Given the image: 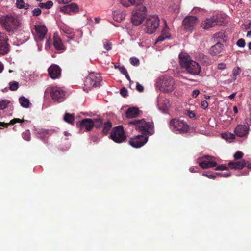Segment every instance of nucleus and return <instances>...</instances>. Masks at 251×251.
<instances>
[{
    "instance_id": "nucleus-1",
    "label": "nucleus",
    "mask_w": 251,
    "mask_h": 251,
    "mask_svg": "<svg viewBox=\"0 0 251 251\" xmlns=\"http://www.w3.org/2000/svg\"><path fill=\"white\" fill-rule=\"evenodd\" d=\"M179 59L180 66L187 73L192 75H197L200 74V65L198 62L193 60L187 53H181L179 55Z\"/></svg>"
},
{
    "instance_id": "nucleus-2",
    "label": "nucleus",
    "mask_w": 251,
    "mask_h": 251,
    "mask_svg": "<svg viewBox=\"0 0 251 251\" xmlns=\"http://www.w3.org/2000/svg\"><path fill=\"white\" fill-rule=\"evenodd\" d=\"M129 124L133 125L136 130L143 134L151 135L154 132L153 123L151 120H134L129 122Z\"/></svg>"
},
{
    "instance_id": "nucleus-3",
    "label": "nucleus",
    "mask_w": 251,
    "mask_h": 251,
    "mask_svg": "<svg viewBox=\"0 0 251 251\" xmlns=\"http://www.w3.org/2000/svg\"><path fill=\"white\" fill-rule=\"evenodd\" d=\"M0 23L8 32L13 31L20 27L21 23L17 17L10 14L0 17Z\"/></svg>"
},
{
    "instance_id": "nucleus-4",
    "label": "nucleus",
    "mask_w": 251,
    "mask_h": 251,
    "mask_svg": "<svg viewBox=\"0 0 251 251\" xmlns=\"http://www.w3.org/2000/svg\"><path fill=\"white\" fill-rule=\"evenodd\" d=\"M169 128L171 131L176 134L187 133L189 129V126L187 123L178 119H173L170 121Z\"/></svg>"
},
{
    "instance_id": "nucleus-5",
    "label": "nucleus",
    "mask_w": 251,
    "mask_h": 251,
    "mask_svg": "<svg viewBox=\"0 0 251 251\" xmlns=\"http://www.w3.org/2000/svg\"><path fill=\"white\" fill-rule=\"evenodd\" d=\"M50 94L52 100L55 101L61 102L65 99V92L62 88L57 86H50L45 91V94Z\"/></svg>"
},
{
    "instance_id": "nucleus-6",
    "label": "nucleus",
    "mask_w": 251,
    "mask_h": 251,
    "mask_svg": "<svg viewBox=\"0 0 251 251\" xmlns=\"http://www.w3.org/2000/svg\"><path fill=\"white\" fill-rule=\"evenodd\" d=\"M136 8L132 11V22L135 25H140L146 16V8L143 4L135 6Z\"/></svg>"
},
{
    "instance_id": "nucleus-7",
    "label": "nucleus",
    "mask_w": 251,
    "mask_h": 251,
    "mask_svg": "<svg viewBox=\"0 0 251 251\" xmlns=\"http://www.w3.org/2000/svg\"><path fill=\"white\" fill-rule=\"evenodd\" d=\"M159 19L157 16L151 15L147 19L146 22V30L149 34L154 33L159 25Z\"/></svg>"
},
{
    "instance_id": "nucleus-8",
    "label": "nucleus",
    "mask_w": 251,
    "mask_h": 251,
    "mask_svg": "<svg viewBox=\"0 0 251 251\" xmlns=\"http://www.w3.org/2000/svg\"><path fill=\"white\" fill-rule=\"evenodd\" d=\"M199 22L198 18L196 16H186L182 21V26L186 32H192L196 27Z\"/></svg>"
},
{
    "instance_id": "nucleus-9",
    "label": "nucleus",
    "mask_w": 251,
    "mask_h": 251,
    "mask_svg": "<svg viewBox=\"0 0 251 251\" xmlns=\"http://www.w3.org/2000/svg\"><path fill=\"white\" fill-rule=\"evenodd\" d=\"M226 24L225 20H221L218 16H213L211 18H206L201 23V26L204 29H208L209 28L217 25H223Z\"/></svg>"
},
{
    "instance_id": "nucleus-10",
    "label": "nucleus",
    "mask_w": 251,
    "mask_h": 251,
    "mask_svg": "<svg viewBox=\"0 0 251 251\" xmlns=\"http://www.w3.org/2000/svg\"><path fill=\"white\" fill-rule=\"evenodd\" d=\"M110 137L112 140L117 143L123 142L126 138L123 128L120 126L112 129Z\"/></svg>"
},
{
    "instance_id": "nucleus-11",
    "label": "nucleus",
    "mask_w": 251,
    "mask_h": 251,
    "mask_svg": "<svg viewBox=\"0 0 251 251\" xmlns=\"http://www.w3.org/2000/svg\"><path fill=\"white\" fill-rule=\"evenodd\" d=\"M197 162L203 169L212 168L217 165V163L214 160V157L209 155L198 158Z\"/></svg>"
},
{
    "instance_id": "nucleus-12",
    "label": "nucleus",
    "mask_w": 251,
    "mask_h": 251,
    "mask_svg": "<svg viewBox=\"0 0 251 251\" xmlns=\"http://www.w3.org/2000/svg\"><path fill=\"white\" fill-rule=\"evenodd\" d=\"M101 78L98 74L91 73L86 78L85 84L88 87L97 86L100 84Z\"/></svg>"
},
{
    "instance_id": "nucleus-13",
    "label": "nucleus",
    "mask_w": 251,
    "mask_h": 251,
    "mask_svg": "<svg viewBox=\"0 0 251 251\" xmlns=\"http://www.w3.org/2000/svg\"><path fill=\"white\" fill-rule=\"evenodd\" d=\"M160 89L161 91L169 92L174 89V80L171 77H164L161 82Z\"/></svg>"
},
{
    "instance_id": "nucleus-14",
    "label": "nucleus",
    "mask_w": 251,
    "mask_h": 251,
    "mask_svg": "<svg viewBox=\"0 0 251 251\" xmlns=\"http://www.w3.org/2000/svg\"><path fill=\"white\" fill-rule=\"evenodd\" d=\"M148 137L143 135H137L130 139L129 141L130 145L136 148L142 147L148 141Z\"/></svg>"
},
{
    "instance_id": "nucleus-15",
    "label": "nucleus",
    "mask_w": 251,
    "mask_h": 251,
    "mask_svg": "<svg viewBox=\"0 0 251 251\" xmlns=\"http://www.w3.org/2000/svg\"><path fill=\"white\" fill-rule=\"evenodd\" d=\"M60 10L64 14L72 15L78 12L79 8L77 4L72 3L61 7Z\"/></svg>"
},
{
    "instance_id": "nucleus-16",
    "label": "nucleus",
    "mask_w": 251,
    "mask_h": 251,
    "mask_svg": "<svg viewBox=\"0 0 251 251\" xmlns=\"http://www.w3.org/2000/svg\"><path fill=\"white\" fill-rule=\"evenodd\" d=\"M35 33L34 34L35 39L40 41L43 40L46 35L48 29L44 25H35Z\"/></svg>"
},
{
    "instance_id": "nucleus-17",
    "label": "nucleus",
    "mask_w": 251,
    "mask_h": 251,
    "mask_svg": "<svg viewBox=\"0 0 251 251\" xmlns=\"http://www.w3.org/2000/svg\"><path fill=\"white\" fill-rule=\"evenodd\" d=\"M249 126L245 125H239L235 128L234 132L236 135L240 137L247 136L249 133Z\"/></svg>"
},
{
    "instance_id": "nucleus-18",
    "label": "nucleus",
    "mask_w": 251,
    "mask_h": 251,
    "mask_svg": "<svg viewBox=\"0 0 251 251\" xmlns=\"http://www.w3.org/2000/svg\"><path fill=\"white\" fill-rule=\"evenodd\" d=\"M48 72L50 77L54 79L60 77L61 69L58 65L53 64L49 68Z\"/></svg>"
},
{
    "instance_id": "nucleus-19",
    "label": "nucleus",
    "mask_w": 251,
    "mask_h": 251,
    "mask_svg": "<svg viewBox=\"0 0 251 251\" xmlns=\"http://www.w3.org/2000/svg\"><path fill=\"white\" fill-rule=\"evenodd\" d=\"M157 106L161 111L165 112L170 106L169 101L164 98L160 97L158 98Z\"/></svg>"
},
{
    "instance_id": "nucleus-20",
    "label": "nucleus",
    "mask_w": 251,
    "mask_h": 251,
    "mask_svg": "<svg viewBox=\"0 0 251 251\" xmlns=\"http://www.w3.org/2000/svg\"><path fill=\"white\" fill-rule=\"evenodd\" d=\"M223 50V45L221 43L218 42L212 46L209 49V53L212 55H218Z\"/></svg>"
},
{
    "instance_id": "nucleus-21",
    "label": "nucleus",
    "mask_w": 251,
    "mask_h": 251,
    "mask_svg": "<svg viewBox=\"0 0 251 251\" xmlns=\"http://www.w3.org/2000/svg\"><path fill=\"white\" fill-rule=\"evenodd\" d=\"M53 46L58 50H63L65 49L62 40L56 33L53 35Z\"/></svg>"
},
{
    "instance_id": "nucleus-22",
    "label": "nucleus",
    "mask_w": 251,
    "mask_h": 251,
    "mask_svg": "<svg viewBox=\"0 0 251 251\" xmlns=\"http://www.w3.org/2000/svg\"><path fill=\"white\" fill-rule=\"evenodd\" d=\"M144 0H119L120 3L125 7H129L131 5L138 6L142 4Z\"/></svg>"
},
{
    "instance_id": "nucleus-23",
    "label": "nucleus",
    "mask_w": 251,
    "mask_h": 251,
    "mask_svg": "<svg viewBox=\"0 0 251 251\" xmlns=\"http://www.w3.org/2000/svg\"><path fill=\"white\" fill-rule=\"evenodd\" d=\"M94 121L91 119L86 118L82 120L80 122L81 127H85L87 131H89L94 126Z\"/></svg>"
},
{
    "instance_id": "nucleus-24",
    "label": "nucleus",
    "mask_w": 251,
    "mask_h": 251,
    "mask_svg": "<svg viewBox=\"0 0 251 251\" xmlns=\"http://www.w3.org/2000/svg\"><path fill=\"white\" fill-rule=\"evenodd\" d=\"M245 165L246 162L244 160L236 162H230L228 163L229 167L232 169H241Z\"/></svg>"
},
{
    "instance_id": "nucleus-25",
    "label": "nucleus",
    "mask_w": 251,
    "mask_h": 251,
    "mask_svg": "<svg viewBox=\"0 0 251 251\" xmlns=\"http://www.w3.org/2000/svg\"><path fill=\"white\" fill-rule=\"evenodd\" d=\"M139 114V110L135 107L129 108L127 109L126 114L128 118H134L136 117Z\"/></svg>"
},
{
    "instance_id": "nucleus-26",
    "label": "nucleus",
    "mask_w": 251,
    "mask_h": 251,
    "mask_svg": "<svg viewBox=\"0 0 251 251\" xmlns=\"http://www.w3.org/2000/svg\"><path fill=\"white\" fill-rule=\"evenodd\" d=\"M19 101L21 105L24 108H27L30 104L29 100L24 96L19 98Z\"/></svg>"
},
{
    "instance_id": "nucleus-27",
    "label": "nucleus",
    "mask_w": 251,
    "mask_h": 251,
    "mask_svg": "<svg viewBox=\"0 0 251 251\" xmlns=\"http://www.w3.org/2000/svg\"><path fill=\"white\" fill-rule=\"evenodd\" d=\"M9 51V45L8 44L0 43V55H5Z\"/></svg>"
},
{
    "instance_id": "nucleus-28",
    "label": "nucleus",
    "mask_w": 251,
    "mask_h": 251,
    "mask_svg": "<svg viewBox=\"0 0 251 251\" xmlns=\"http://www.w3.org/2000/svg\"><path fill=\"white\" fill-rule=\"evenodd\" d=\"M16 4L17 7L19 9L24 8L28 9L29 7V5L27 3H25L23 0H17Z\"/></svg>"
},
{
    "instance_id": "nucleus-29",
    "label": "nucleus",
    "mask_w": 251,
    "mask_h": 251,
    "mask_svg": "<svg viewBox=\"0 0 251 251\" xmlns=\"http://www.w3.org/2000/svg\"><path fill=\"white\" fill-rule=\"evenodd\" d=\"M221 135L222 138L226 141L235 138V135L233 133L230 132L224 133H222Z\"/></svg>"
},
{
    "instance_id": "nucleus-30",
    "label": "nucleus",
    "mask_w": 251,
    "mask_h": 251,
    "mask_svg": "<svg viewBox=\"0 0 251 251\" xmlns=\"http://www.w3.org/2000/svg\"><path fill=\"white\" fill-rule=\"evenodd\" d=\"M125 15L120 12L115 13L113 15L114 19L118 22H120L125 18Z\"/></svg>"
},
{
    "instance_id": "nucleus-31",
    "label": "nucleus",
    "mask_w": 251,
    "mask_h": 251,
    "mask_svg": "<svg viewBox=\"0 0 251 251\" xmlns=\"http://www.w3.org/2000/svg\"><path fill=\"white\" fill-rule=\"evenodd\" d=\"M64 120L67 123L72 124L74 121V116L73 114L66 113L64 117Z\"/></svg>"
},
{
    "instance_id": "nucleus-32",
    "label": "nucleus",
    "mask_w": 251,
    "mask_h": 251,
    "mask_svg": "<svg viewBox=\"0 0 251 251\" xmlns=\"http://www.w3.org/2000/svg\"><path fill=\"white\" fill-rule=\"evenodd\" d=\"M9 103V101L7 100H0V110H3L6 108Z\"/></svg>"
},
{
    "instance_id": "nucleus-33",
    "label": "nucleus",
    "mask_w": 251,
    "mask_h": 251,
    "mask_svg": "<svg viewBox=\"0 0 251 251\" xmlns=\"http://www.w3.org/2000/svg\"><path fill=\"white\" fill-rule=\"evenodd\" d=\"M19 84L17 81H11L9 83V89L11 91H16L19 88Z\"/></svg>"
},
{
    "instance_id": "nucleus-34",
    "label": "nucleus",
    "mask_w": 251,
    "mask_h": 251,
    "mask_svg": "<svg viewBox=\"0 0 251 251\" xmlns=\"http://www.w3.org/2000/svg\"><path fill=\"white\" fill-rule=\"evenodd\" d=\"M112 125L111 123L109 122H107L104 124L103 128L102 130V132L104 134H107L108 132L110 130L111 127Z\"/></svg>"
},
{
    "instance_id": "nucleus-35",
    "label": "nucleus",
    "mask_w": 251,
    "mask_h": 251,
    "mask_svg": "<svg viewBox=\"0 0 251 251\" xmlns=\"http://www.w3.org/2000/svg\"><path fill=\"white\" fill-rule=\"evenodd\" d=\"M241 73V69L239 67H237L234 68L232 71V75H233V80H235L236 79V77L238 76Z\"/></svg>"
},
{
    "instance_id": "nucleus-36",
    "label": "nucleus",
    "mask_w": 251,
    "mask_h": 251,
    "mask_svg": "<svg viewBox=\"0 0 251 251\" xmlns=\"http://www.w3.org/2000/svg\"><path fill=\"white\" fill-rule=\"evenodd\" d=\"M164 27L161 31V34L165 36H167V35L170 36V34L169 33V28L167 25L166 21H164Z\"/></svg>"
},
{
    "instance_id": "nucleus-37",
    "label": "nucleus",
    "mask_w": 251,
    "mask_h": 251,
    "mask_svg": "<svg viewBox=\"0 0 251 251\" xmlns=\"http://www.w3.org/2000/svg\"><path fill=\"white\" fill-rule=\"evenodd\" d=\"M8 38L6 35L2 32H0V43L8 44Z\"/></svg>"
},
{
    "instance_id": "nucleus-38",
    "label": "nucleus",
    "mask_w": 251,
    "mask_h": 251,
    "mask_svg": "<svg viewBox=\"0 0 251 251\" xmlns=\"http://www.w3.org/2000/svg\"><path fill=\"white\" fill-rule=\"evenodd\" d=\"M21 122V120L20 119H17V118H15L10 121L9 124H14L16 123ZM8 125H9L8 123L0 122V126H7Z\"/></svg>"
},
{
    "instance_id": "nucleus-39",
    "label": "nucleus",
    "mask_w": 251,
    "mask_h": 251,
    "mask_svg": "<svg viewBox=\"0 0 251 251\" xmlns=\"http://www.w3.org/2000/svg\"><path fill=\"white\" fill-rule=\"evenodd\" d=\"M23 138L24 140L29 141L30 139V133L29 130H26L23 133Z\"/></svg>"
},
{
    "instance_id": "nucleus-40",
    "label": "nucleus",
    "mask_w": 251,
    "mask_h": 251,
    "mask_svg": "<svg viewBox=\"0 0 251 251\" xmlns=\"http://www.w3.org/2000/svg\"><path fill=\"white\" fill-rule=\"evenodd\" d=\"M103 46L104 48L108 51L111 49V44L109 41L107 40L104 41Z\"/></svg>"
},
{
    "instance_id": "nucleus-41",
    "label": "nucleus",
    "mask_w": 251,
    "mask_h": 251,
    "mask_svg": "<svg viewBox=\"0 0 251 251\" xmlns=\"http://www.w3.org/2000/svg\"><path fill=\"white\" fill-rule=\"evenodd\" d=\"M243 155H244L243 153L241 151H239L236 152L234 154V158L236 160H238V159L242 158V157L243 156Z\"/></svg>"
},
{
    "instance_id": "nucleus-42",
    "label": "nucleus",
    "mask_w": 251,
    "mask_h": 251,
    "mask_svg": "<svg viewBox=\"0 0 251 251\" xmlns=\"http://www.w3.org/2000/svg\"><path fill=\"white\" fill-rule=\"evenodd\" d=\"M170 35H167V36H165L164 35H163L161 34L160 36L158 37V38L157 39V40L155 41V44L159 43L160 42L163 41L165 39L169 38Z\"/></svg>"
},
{
    "instance_id": "nucleus-43",
    "label": "nucleus",
    "mask_w": 251,
    "mask_h": 251,
    "mask_svg": "<svg viewBox=\"0 0 251 251\" xmlns=\"http://www.w3.org/2000/svg\"><path fill=\"white\" fill-rule=\"evenodd\" d=\"M236 45L239 47H244L245 46V41L244 39L242 38L239 39L236 42Z\"/></svg>"
},
{
    "instance_id": "nucleus-44",
    "label": "nucleus",
    "mask_w": 251,
    "mask_h": 251,
    "mask_svg": "<svg viewBox=\"0 0 251 251\" xmlns=\"http://www.w3.org/2000/svg\"><path fill=\"white\" fill-rule=\"evenodd\" d=\"M130 63L134 66H137L139 64V60L135 57H131L130 59Z\"/></svg>"
},
{
    "instance_id": "nucleus-45",
    "label": "nucleus",
    "mask_w": 251,
    "mask_h": 251,
    "mask_svg": "<svg viewBox=\"0 0 251 251\" xmlns=\"http://www.w3.org/2000/svg\"><path fill=\"white\" fill-rule=\"evenodd\" d=\"M94 126H95L97 128L100 127L102 124V121L100 119H96L94 120Z\"/></svg>"
},
{
    "instance_id": "nucleus-46",
    "label": "nucleus",
    "mask_w": 251,
    "mask_h": 251,
    "mask_svg": "<svg viewBox=\"0 0 251 251\" xmlns=\"http://www.w3.org/2000/svg\"><path fill=\"white\" fill-rule=\"evenodd\" d=\"M71 35H75V36L77 37V39L81 38L82 36V33L81 31L76 30L74 31L73 30V33Z\"/></svg>"
},
{
    "instance_id": "nucleus-47",
    "label": "nucleus",
    "mask_w": 251,
    "mask_h": 251,
    "mask_svg": "<svg viewBox=\"0 0 251 251\" xmlns=\"http://www.w3.org/2000/svg\"><path fill=\"white\" fill-rule=\"evenodd\" d=\"M62 30L64 33L70 35L73 33V30L69 27H65L62 29Z\"/></svg>"
},
{
    "instance_id": "nucleus-48",
    "label": "nucleus",
    "mask_w": 251,
    "mask_h": 251,
    "mask_svg": "<svg viewBox=\"0 0 251 251\" xmlns=\"http://www.w3.org/2000/svg\"><path fill=\"white\" fill-rule=\"evenodd\" d=\"M41 13V10L39 8H35L32 11V14L34 16H38Z\"/></svg>"
},
{
    "instance_id": "nucleus-49",
    "label": "nucleus",
    "mask_w": 251,
    "mask_h": 251,
    "mask_svg": "<svg viewBox=\"0 0 251 251\" xmlns=\"http://www.w3.org/2000/svg\"><path fill=\"white\" fill-rule=\"evenodd\" d=\"M228 169V167L226 166L223 164L219 165L216 168V170H227Z\"/></svg>"
},
{
    "instance_id": "nucleus-50",
    "label": "nucleus",
    "mask_w": 251,
    "mask_h": 251,
    "mask_svg": "<svg viewBox=\"0 0 251 251\" xmlns=\"http://www.w3.org/2000/svg\"><path fill=\"white\" fill-rule=\"evenodd\" d=\"M53 2L51 1H48L45 3V9H50L53 6Z\"/></svg>"
},
{
    "instance_id": "nucleus-51",
    "label": "nucleus",
    "mask_w": 251,
    "mask_h": 251,
    "mask_svg": "<svg viewBox=\"0 0 251 251\" xmlns=\"http://www.w3.org/2000/svg\"><path fill=\"white\" fill-rule=\"evenodd\" d=\"M171 10L175 13H178L179 11V6L178 5H176L174 7H172Z\"/></svg>"
},
{
    "instance_id": "nucleus-52",
    "label": "nucleus",
    "mask_w": 251,
    "mask_h": 251,
    "mask_svg": "<svg viewBox=\"0 0 251 251\" xmlns=\"http://www.w3.org/2000/svg\"><path fill=\"white\" fill-rule=\"evenodd\" d=\"M216 175H221V176H222V177H229L230 176L231 173H227L221 174L220 173H216Z\"/></svg>"
},
{
    "instance_id": "nucleus-53",
    "label": "nucleus",
    "mask_w": 251,
    "mask_h": 251,
    "mask_svg": "<svg viewBox=\"0 0 251 251\" xmlns=\"http://www.w3.org/2000/svg\"><path fill=\"white\" fill-rule=\"evenodd\" d=\"M201 107L204 109H206L208 106V104L207 101L206 100H202L201 102Z\"/></svg>"
},
{
    "instance_id": "nucleus-54",
    "label": "nucleus",
    "mask_w": 251,
    "mask_h": 251,
    "mask_svg": "<svg viewBox=\"0 0 251 251\" xmlns=\"http://www.w3.org/2000/svg\"><path fill=\"white\" fill-rule=\"evenodd\" d=\"M119 70L120 71V72L124 75L126 74V73H127V70L124 66H122L121 67L119 68Z\"/></svg>"
},
{
    "instance_id": "nucleus-55",
    "label": "nucleus",
    "mask_w": 251,
    "mask_h": 251,
    "mask_svg": "<svg viewBox=\"0 0 251 251\" xmlns=\"http://www.w3.org/2000/svg\"><path fill=\"white\" fill-rule=\"evenodd\" d=\"M136 89L140 92H142L144 90L143 86L138 82L136 83Z\"/></svg>"
},
{
    "instance_id": "nucleus-56",
    "label": "nucleus",
    "mask_w": 251,
    "mask_h": 251,
    "mask_svg": "<svg viewBox=\"0 0 251 251\" xmlns=\"http://www.w3.org/2000/svg\"><path fill=\"white\" fill-rule=\"evenodd\" d=\"M59 4H66L71 2L72 0H56Z\"/></svg>"
},
{
    "instance_id": "nucleus-57",
    "label": "nucleus",
    "mask_w": 251,
    "mask_h": 251,
    "mask_svg": "<svg viewBox=\"0 0 251 251\" xmlns=\"http://www.w3.org/2000/svg\"><path fill=\"white\" fill-rule=\"evenodd\" d=\"M120 93L122 96L126 97L127 95V91L126 88H123L121 90Z\"/></svg>"
},
{
    "instance_id": "nucleus-58",
    "label": "nucleus",
    "mask_w": 251,
    "mask_h": 251,
    "mask_svg": "<svg viewBox=\"0 0 251 251\" xmlns=\"http://www.w3.org/2000/svg\"><path fill=\"white\" fill-rule=\"evenodd\" d=\"M202 176H206V177H207L208 178H209L210 179H214L216 178V175H208V174H207L206 173H203L202 174Z\"/></svg>"
},
{
    "instance_id": "nucleus-59",
    "label": "nucleus",
    "mask_w": 251,
    "mask_h": 251,
    "mask_svg": "<svg viewBox=\"0 0 251 251\" xmlns=\"http://www.w3.org/2000/svg\"><path fill=\"white\" fill-rule=\"evenodd\" d=\"M77 37L75 35H71L70 36H67V42H70L72 40H76Z\"/></svg>"
},
{
    "instance_id": "nucleus-60",
    "label": "nucleus",
    "mask_w": 251,
    "mask_h": 251,
    "mask_svg": "<svg viewBox=\"0 0 251 251\" xmlns=\"http://www.w3.org/2000/svg\"><path fill=\"white\" fill-rule=\"evenodd\" d=\"M226 68V65L225 63H219L218 65V68L220 70H223Z\"/></svg>"
},
{
    "instance_id": "nucleus-61",
    "label": "nucleus",
    "mask_w": 251,
    "mask_h": 251,
    "mask_svg": "<svg viewBox=\"0 0 251 251\" xmlns=\"http://www.w3.org/2000/svg\"><path fill=\"white\" fill-rule=\"evenodd\" d=\"M215 37L216 38L222 39L224 37V34L223 32H219L215 34Z\"/></svg>"
},
{
    "instance_id": "nucleus-62",
    "label": "nucleus",
    "mask_w": 251,
    "mask_h": 251,
    "mask_svg": "<svg viewBox=\"0 0 251 251\" xmlns=\"http://www.w3.org/2000/svg\"><path fill=\"white\" fill-rule=\"evenodd\" d=\"M200 91L198 90H195L193 91L192 95L193 97L196 98L199 94Z\"/></svg>"
},
{
    "instance_id": "nucleus-63",
    "label": "nucleus",
    "mask_w": 251,
    "mask_h": 251,
    "mask_svg": "<svg viewBox=\"0 0 251 251\" xmlns=\"http://www.w3.org/2000/svg\"><path fill=\"white\" fill-rule=\"evenodd\" d=\"M50 43L49 39L47 40L46 42V45H45V48L47 50H48L50 48Z\"/></svg>"
},
{
    "instance_id": "nucleus-64",
    "label": "nucleus",
    "mask_w": 251,
    "mask_h": 251,
    "mask_svg": "<svg viewBox=\"0 0 251 251\" xmlns=\"http://www.w3.org/2000/svg\"><path fill=\"white\" fill-rule=\"evenodd\" d=\"M189 170L191 172H196L198 171V168L197 167H191L190 168Z\"/></svg>"
}]
</instances>
